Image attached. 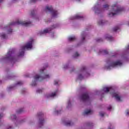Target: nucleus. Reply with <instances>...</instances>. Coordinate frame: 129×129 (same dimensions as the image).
Returning a JSON list of instances; mask_svg holds the SVG:
<instances>
[{
  "instance_id": "18",
  "label": "nucleus",
  "mask_w": 129,
  "mask_h": 129,
  "mask_svg": "<svg viewBox=\"0 0 129 129\" xmlns=\"http://www.w3.org/2000/svg\"><path fill=\"white\" fill-rule=\"evenodd\" d=\"M104 24H105V22H104V21L100 20L98 22L99 26H103V25H104Z\"/></svg>"
},
{
  "instance_id": "27",
  "label": "nucleus",
  "mask_w": 129,
  "mask_h": 129,
  "mask_svg": "<svg viewBox=\"0 0 129 129\" xmlns=\"http://www.w3.org/2000/svg\"><path fill=\"white\" fill-rule=\"evenodd\" d=\"M32 86H36L37 85V84L36 83V81H34V82H32L31 84Z\"/></svg>"
},
{
  "instance_id": "23",
  "label": "nucleus",
  "mask_w": 129,
  "mask_h": 129,
  "mask_svg": "<svg viewBox=\"0 0 129 129\" xmlns=\"http://www.w3.org/2000/svg\"><path fill=\"white\" fill-rule=\"evenodd\" d=\"M118 29H119V27H118V26H116L113 29V32H116Z\"/></svg>"
},
{
  "instance_id": "37",
  "label": "nucleus",
  "mask_w": 129,
  "mask_h": 129,
  "mask_svg": "<svg viewBox=\"0 0 129 129\" xmlns=\"http://www.w3.org/2000/svg\"><path fill=\"white\" fill-rule=\"evenodd\" d=\"M126 115H129V111H128V110H126Z\"/></svg>"
},
{
  "instance_id": "6",
  "label": "nucleus",
  "mask_w": 129,
  "mask_h": 129,
  "mask_svg": "<svg viewBox=\"0 0 129 129\" xmlns=\"http://www.w3.org/2000/svg\"><path fill=\"white\" fill-rule=\"evenodd\" d=\"M47 11H48V12H50V13H51L52 16L53 18H55L58 15V12L56 10H53V7L48 6H46L45 8V12H47Z\"/></svg>"
},
{
  "instance_id": "13",
  "label": "nucleus",
  "mask_w": 129,
  "mask_h": 129,
  "mask_svg": "<svg viewBox=\"0 0 129 129\" xmlns=\"http://www.w3.org/2000/svg\"><path fill=\"white\" fill-rule=\"evenodd\" d=\"M65 125H66V126H72V125H73V122L71 121H69L66 122Z\"/></svg>"
},
{
  "instance_id": "40",
  "label": "nucleus",
  "mask_w": 129,
  "mask_h": 129,
  "mask_svg": "<svg viewBox=\"0 0 129 129\" xmlns=\"http://www.w3.org/2000/svg\"><path fill=\"white\" fill-rule=\"evenodd\" d=\"M4 116V114L3 113L0 114V118H2Z\"/></svg>"
},
{
  "instance_id": "16",
  "label": "nucleus",
  "mask_w": 129,
  "mask_h": 129,
  "mask_svg": "<svg viewBox=\"0 0 129 129\" xmlns=\"http://www.w3.org/2000/svg\"><path fill=\"white\" fill-rule=\"evenodd\" d=\"M106 39L108 41H112V40H113V37L109 35H107L106 36Z\"/></svg>"
},
{
  "instance_id": "48",
  "label": "nucleus",
  "mask_w": 129,
  "mask_h": 129,
  "mask_svg": "<svg viewBox=\"0 0 129 129\" xmlns=\"http://www.w3.org/2000/svg\"><path fill=\"white\" fill-rule=\"evenodd\" d=\"M4 0H0V3H2Z\"/></svg>"
},
{
  "instance_id": "22",
  "label": "nucleus",
  "mask_w": 129,
  "mask_h": 129,
  "mask_svg": "<svg viewBox=\"0 0 129 129\" xmlns=\"http://www.w3.org/2000/svg\"><path fill=\"white\" fill-rule=\"evenodd\" d=\"M109 6L107 4L104 5L103 6V9H105V10H108Z\"/></svg>"
},
{
  "instance_id": "31",
  "label": "nucleus",
  "mask_w": 129,
  "mask_h": 129,
  "mask_svg": "<svg viewBox=\"0 0 129 129\" xmlns=\"http://www.w3.org/2000/svg\"><path fill=\"white\" fill-rule=\"evenodd\" d=\"M11 117H12V118H14V119H16V118H17V116H16V115H12L11 116Z\"/></svg>"
},
{
  "instance_id": "10",
  "label": "nucleus",
  "mask_w": 129,
  "mask_h": 129,
  "mask_svg": "<svg viewBox=\"0 0 129 129\" xmlns=\"http://www.w3.org/2000/svg\"><path fill=\"white\" fill-rule=\"evenodd\" d=\"M11 52L9 51L7 53V55L9 56H7V57H5L4 59H8V60H10V61H15L16 60V58H15V57H13L11 56Z\"/></svg>"
},
{
  "instance_id": "17",
  "label": "nucleus",
  "mask_w": 129,
  "mask_h": 129,
  "mask_svg": "<svg viewBox=\"0 0 129 129\" xmlns=\"http://www.w3.org/2000/svg\"><path fill=\"white\" fill-rule=\"evenodd\" d=\"M82 18H83V17L82 16H80L79 15H76L75 17H73V20H75V19H82Z\"/></svg>"
},
{
  "instance_id": "30",
  "label": "nucleus",
  "mask_w": 129,
  "mask_h": 129,
  "mask_svg": "<svg viewBox=\"0 0 129 129\" xmlns=\"http://www.w3.org/2000/svg\"><path fill=\"white\" fill-rule=\"evenodd\" d=\"M42 90H41V89H38V90H37V91H36V92L37 93H41V92H42Z\"/></svg>"
},
{
  "instance_id": "28",
  "label": "nucleus",
  "mask_w": 129,
  "mask_h": 129,
  "mask_svg": "<svg viewBox=\"0 0 129 129\" xmlns=\"http://www.w3.org/2000/svg\"><path fill=\"white\" fill-rule=\"evenodd\" d=\"M34 15H35V10H33L31 13V16L33 17V16H34Z\"/></svg>"
},
{
  "instance_id": "34",
  "label": "nucleus",
  "mask_w": 129,
  "mask_h": 129,
  "mask_svg": "<svg viewBox=\"0 0 129 129\" xmlns=\"http://www.w3.org/2000/svg\"><path fill=\"white\" fill-rule=\"evenodd\" d=\"M12 32H13V30H12V29H10L8 30V34H11V33H12Z\"/></svg>"
},
{
  "instance_id": "19",
  "label": "nucleus",
  "mask_w": 129,
  "mask_h": 129,
  "mask_svg": "<svg viewBox=\"0 0 129 129\" xmlns=\"http://www.w3.org/2000/svg\"><path fill=\"white\" fill-rule=\"evenodd\" d=\"M56 94H57V92L52 93L50 95H49V97H54V96H56Z\"/></svg>"
},
{
  "instance_id": "3",
  "label": "nucleus",
  "mask_w": 129,
  "mask_h": 129,
  "mask_svg": "<svg viewBox=\"0 0 129 129\" xmlns=\"http://www.w3.org/2000/svg\"><path fill=\"white\" fill-rule=\"evenodd\" d=\"M32 44L33 41H31L28 42L25 46H22L19 53L18 54V57L24 56V54H25V50H26V49H32Z\"/></svg>"
},
{
  "instance_id": "50",
  "label": "nucleus",
  "mask_w": 129,
  "mask_h": 129,
  "mask_svg": "<svg viewBox=\"0 0 129 129\" xmlns=\"http://www.w3.org/2000/svg\"><path fill=\"white\" fill-rule=\"evenodd\" d=\"M5 28H8V26H6Z\"/></svg>"
},
{
  "instance_id": "5",
  "label": "nucleus",
  "mask_w": 129,
  "mask_h": 129,
  "mask_svg": "<svg viewBox=\"0 0 129 129\" xmlns=\"http://www.w3.org/2000/svg\"><path fill=\"white\" fill-rule=\"evenodd\" d=\"M38 117H39V127H42L43 125H44V122L45 121L44 120V118L41 117H43L44 116V114L41 112L38 113L37 114Z\"/></svg>"
},
{
  "instance_id": "52",
  "label": "nucleus",
  "mask_w": 129,
  "mask_h": 129,
  "mask_svg": "<svg viewBox=\"0 0 129 129\" xmlns=\"http://www.w3.org/2000/svg\"><path fill=\"white\" fill-rule=\"evenodd\" d=\"M102 1H104V0H102Z\"/></svg>"
},
{
  "instance_id": "45",
  "label": "nucleus",
  "mask_w": 129,
  "mask_h": 129,
  "mask_svg": "<svg viewBox=\"0 0 129 129\" xmlns=\"http://www.w3.org/2000/svg\"><path fill=\"white\" fill-rule=\"evenodd\" d=\"M64 69L68 68V66H64Z\"/></svg>"
},
{
  "instance_id": "2",
  "label": "nucleus",
  "mask_w": 129,
  "mask_h": 129,
  "mask_svg": "<svg viewBox=\"0 0 129 129\" xmlns=\"http://www.w3.org/2000/svg\"><path fill=\"white\" fill-rule=\"evenodd\" d=\"M45 70V69H43L42 70H40V75H36L34 77L35 80H37L38 79H40L39 81H42V80H44V79H47L48 78H50V76L49 75H46L45 73H44V71Z\"/></svg>"
},
{
  "instance_id": "41",
  "label": "nucleus",
  "mask_w": 129,
  "mask_h": 129,
  "mask_svg": "<svg viewBox=\"0 0 129 129\" xmlns=\"http://www.w3.org/2000/svg\"><path fill=\"white\" fill-rule=\"evenodd\" d=\"M68 105H69V106L70 105H71V102L70 101H69V102H68Z\"/></svg>"
},
{
  "instance_id": "11",
  "label": "nucleus",
  "mask_w": 129,
  "mask_h": 129,
  "mask_svg": "<svg viewBox=\"0 0 129 129\" xmlns=\"http://www.w3.org/2000/svg\"><path fill=\"white\" fill-rule=\"evenodd\" d=\"M112 95L113 97H115L117 101H121V99H120V97L118 96V93L113 92L112 93Z\"/></svg>"
},
{
  "instance_id": "24",
  "label": "nucleus",
  "mask_w": 129,
  "mask_h": 129,
  "mask_svg": "<svg viewBox=\"0 0 129 129\" xmlns=\"http://www.w3.org/2000/svg\"><path fill=\"white\" fill-rule=\"evenodd\" d=\"M1 38L3 39H6V36L5 34H2L1 36Z\"/></svg>"
},
{
  "instance_id": "33",
  "label": "nucleus",
  "mask_w": 129,
  "mask_h": 129,
  "mask_svg": "<svg viewBox=\"0 0 129 129\" xmlns=\"http://www.w3.org/2000/svg\"><path fill=\"white\" fill-rule=\"evenodd\" d=\"M100 116H104V113L101 112L99 113Z\"/></svg>"
},
{
  "instance_id": "46",
  "label": "nucleus",
  "mask_w": 129,
  "mask_h": 129,
  "mask_svg": "<svg viewBox=\"0 0 129 129\" xmlns=\"http://www.w3.org/2000/svg\"><path fill=\"white\" fill-rule=\"evenodd\" d=\"M91 125H90V124H89L87 125L88 126H91Z\"/></svg>"
},
{
  "instance_id": "25",
  "label": "nucleus",
  "mask_w": 129,
  "mask_h": 129,
  "mask_svg": "<svg viewBox=\"0 0 129 129\" xmlns=\"http://www.w3.org/2000/svg\"><path fill=\"white\" fill-rule=\"evenodd\" d=\"M23 85V82L22 81L18 82L16 84V85Z\"/></svg>"
},
{
  "instance_id": "21",
  "label": "nucleus",
  "mask_w": 129,
  "mask_h": 129,
  "mask_svg": "<svg viewBox=\"0 0 129 129\" xmlns=\"http://www.w3.org/2000/svg\"><path fill=\"white\" fill-rule=\"evenodd\" d=\"M24 111V109L23 108H20L17 111V113H21Z\"/></svg>"
},
{
  "instance_id": "49",
  "label": "nucleus",
  "mask_w": 129,
  "mask_h": 129,
  "mask_svg": "<svg viewBox=\"0 0 129 129\" xmlns=\"http://www.w3.org/2000/svg\"><path fill=\"white\" fill-rule=\"evenodd\" d=\"M46 67H48V64L46 65Z\"/></svg>"
},
{
  "instance_id": "14",
  "label": "nucleus",
  "mask_w": 129,
  "mask_h": 129,
  "mask_svg": "<svg viewBox=\"0 0 129 129\" xmlns=\"http://www.w3.org/2000/svg\"><path fill=\"white\" fill-rule=\"evenodd\" d=\"M68 40L70 42H72L76 40V37L75 36L70 37H69Z\"/></svg>"
},
{
  "instance_id": "42",
  "label": "nucleus",
  "mask_w": 129,
  "mask_h": 129,
  "mask_svg": "<svg viewBox=\"0 0 129 129\" xmlns=\"http://www.w3.org/2000/svg\"><path fill=\"white\" fill-rule=\"evenodd\" d=\"M61 112V111H56L55 112H56V113H57V114H59V112Z\"/></svg>"
},
{
  "instance_id": "38",
  "label": "nucleus",
  "mask_w": 129,
  "mask_h": 129,
  "mask_svg": "<svg viewBox=\"0 0 129 129\" xmlns=\"http://www.w3.org/2000/svg\"><path fill=\"white\" fill-rule=\"evenodd\" d=\"M10 89H14V86H10L9 88V90H10Z\"/></svg>"
},
{
  "instance_id": "43",
  "label": "nucleus",
  "mask_w": 129,
  "mask_h": 129,
  "mask_svg": "<svg viewBox=\"0 0 129 129\" xmlns=\"http://www.w3.org/2000/svg\"><path fill=\"white\" fill-rule=\"evenodd\" d=\"M84 40H85V37L83 36L82 37V40L84 41Z\"/></svg>"
},
{
  "instance_id": "51",
  "label": "nucleus",
  "mask_w": 129,
  "mask_h": 129,
  "mask_svg": "<svg viewBox=\"0 0 129 129\" xmlns=\"http://www.w3.org/2000/svg\"><path fill=\"white\" fill-rule=\"evenodd\" d=\"M72 71H74V70H73Z\"/></svg>"
},
{
  "instance_id": "32",
  "label": "nucleus",
  "mask_w": 129,
  "mask_h": 129,
  "mask_svg": "<svg viewBox=\"0 0 129 129\" xmlns=\"http://www.w3.org/2000/svg\"><path fill=\"white\" fill-rule=\"evenodd\" d=\"M97 42H102V39L99 38L96 39Z\"/></svg>"
},
{
  "instance_id": "47",
  "label": "nucleus",
  "mask_w": 129,
  "mask_h": 129,
  "mask_svg": "<svg viewBox=\"0 0 129 129\" xmlns=\"http://www.w3.org/2000/svg\"><path fill=\"white\" fill-rule=\"evenodd\" d=\"M76 2H80V0H75Z\"/></svg>"
},
{
  "instance_id": "39",
  "label": "nucleus",
  "mask_w": 129,
  "mask_h": 129,
  "mask_svg": "<svg viewBox=\"0 0 129 129\" xmlns=\"http://www.w3.org/2000/svg\"><path fill=\"white\" fill-rule=\"evenodd\" d=\"M111 109V106H109V107H108V110H110Z\"/></svg>"
},
{
  "instance_id": "15",
  "label": "nucleus",
  "mask_w": 129,
  "mask_h": 129,
  "mask_svg": "<svg viewBox=\"0 0 129 129\" xmlns=\"http://www.w3.org/2000/svg\"><path fill=\"white\" fill-rule=\"evenodd\" d=\"M103 90L105 91V92H109L110 90H112V88L106 87L103 88Z\"/></svg>"
},
{
  "instance_id": "12",
  "label": "nucleus",
  "mask_w": 129,
  "mask_h": 129,
  "mask_svg": "<svg viewBox=\"0 0 129 129\" xmlns=\"http://www.w3.org/2000/svg\"><path fill=\"white\" fill-rule=\"evenodd\" d=\"M93 113V111L91 110H87L83 113V115H85L86 114H92Z\"/></svg>"
},
{
  "instance_id": "29",
  "label": "nucleus",
  "mask_w": 129,
  "mask_h": 129,
  "mask_svg": "<svg viewBox=\"0 0 129 129\" xmlns=\"http://www.w3.org/2000/svg\"><path fill=\"white\" fill-rule=\"evenodd\" d=\"M74 57H78L79 56V54H78V52H76L75 53Z\"/></svg>"
},
{
  "instance_id": "4",
  "label": "nucleus",
  "mask_w": 129,
  "mask_h": 129,
  "mask_svg": "<svg viewBox=\"0 0 129 129\" xmlns=\"http://www.w3.org/2000/svg\"><path fill=\"white\" fill-rule=\"evenodd\" d=\"M31 24H32V22H26L25 21L18 20L16 22L10 23L9 26L10 27V26H14L16 25H21L22 26H24L25 27H29V26H31Z\"/></svg>"
},
{
  "instance_id": "35",
  "label": "nucleus",
  "mask_w": 129,
  "mask_h": 129,
  "mask_svg": "<svg viewBox=\"0 0 129 129\" xmlns=\"http://www.w3.org/2000/svg\"><path fill=\"white\" fill-rule=\"evenodd\" d=\"M58 82V81L55 80L54 82V85H57Z\"/></svg>"
},
{
  "instance_id": "1",
  "label": "nucleus",
  "mask_w": 129,
  "mask_h": 129,
  "mask_svg": "<svg viewBox=\"0 0 129 129\" xmlns=\"http://www.w3.org/2000/svg\"><path fill=\"white\" fill-rule=\"evenodd\" d=\"M112 12L108 14L109 17H113V16H115V15H118V14H120L121 12L124 11V8L122 7H120L119 6H117L116 4H115L112 6Z\"/></svg>"
},
{
  "instance_id": "44",
  "label": "nucleus",
  "mask_w": 129,
  "mask_h": 129,
  "mask_svg": "<svg viewBox=\"0 0 129 129\" xmlns=\"http://www.w3.org/2000/svg\"><path fill=\"white\" fill-rule=\"evenodd\" d=\"M13 77H8V79H12Z\"/></svg>"
},
{
  "instance_id": "9",
  "label": "nucleus",
  "mask_w": 129,
  "mask_h": 129,
  "mask_svg": "<svg viewBox=\"0 0 129 129\" xmlns=\"http://www.w3.org/2000/svg\"><path fill=\"white\" fill-rule=\"evenodd\" d=\"M56 28V25H53L51 26V28H46L44 29L43 31L40 32V35H42V34H47V33H48L49 32H51L53 29H55Z\"/></svg>"
},
{
  "instance_id": "20",
  "label": "nucleus",
  "mask_w": 129,
  "mask_h": 129,
  "mask_svg": "<svg viewBox=\"0 0 129 129\" xmlns=\"http://www.w3.org/2000/svg\"><path fill=\"white\" fill-rule=\"evenodd\" d=\"M100 53H103V54H104L105 55H107V54H108V51H107V50H102L100 51Z\"/></svg>"
},
{
  "instance_id": "36",
  "label": "nucleus",
  "mask_w": 129,
  "mask_h": 129,
  "mask_svg": "<svg viewBox=\"0 0 129 129\" xmlns=\"http://www.w3.org/2000/svg\"><path fill=\"white\" fill-rule=\"evenodd\" d=\"M85 69H86V68L85 67H83L82 68L81 70H82V71H84L85 70Z\"/></svg>"
},
{
  "instance_id": "7",
  "label": "nucleus",
  "mask_w": 129,
  "mask_h": 129,
  "mask_svg": "<svg viewBox=\"0 0 129 129\" xmlns=\"http://www.w3.org/2000/svg\"><path fill=\"white\" fill-rule=\"evenodd\" d=\"M122 62L120 60H117V61H112L110 63V66L107 67V69H110V67L113 68L116 67V66H121Z\"/></svg>"
},
{
  "instance_id": "26",
  "label": "nucleus",
  "mask_w": 129,
  "mask_h": 129,
  "mask_svg": "<svg viewBox=\"0 0 129 129\" xmlns=\"http://www.w3.org/2000/svg\"><path fill=\"white\" fill-rule=\"evenodd\" d=\"M78 78L80 79V80H82V79H83V76H82V75H79Z\"/></svg>"
},
{
  "instance_id": "8",
  "label": "nucleus",
  "mask_w": 129,
  "mask_h": 129,
  "mask_svg": "<svg viewBox=\"0 0 129 129\" xmlns=\"http://www.w3.org/2000/svg\"><path fill=\"white\" fill-rule=\"evenodd\" d=\"M81 99L83 102H85V101H88L89 100V95L88 93H85L83 94L81 97Z\"/></svg>"
}]
</instances>
